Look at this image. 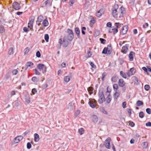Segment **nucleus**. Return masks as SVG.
<instances>
[{
  "mask_svg": "<svg viewBox=\"0 0 151 151\" xmlns=\"http://www.w3.org/2000/svg\"><path fill=\"white\" fill-rule=\"evenodd\" d=\"M12 6L16 10H19L20 9V4L17 2H14L13 3Z\"/></svg>",
  "mask_w": 151,
  "mask_h": 151,
  "instance_id": "9b49d317",
  "label": "nucleus"
},
{
  "mask_svg": "<svg viewBox=\"0 0 151 151\" xmlns=\"http://www.w3.org/2000/svg\"><path fill=\"white\" fill-rule=\"evenodd\" d=\"M105 95H107V96H111L110 93V91H109L108 90V87L107 88V91L106 92Z\"/></svg>",
  "mask_w": 151,
  "mask_h": 151,
  "instance_id": "09e8293b",
  "label": "nucleus"
},
{
  "mask_svg": "<svg viewBox=\"0 0 151 151\" xmlns=\"http://www.w3.org/2000/svg\"><path fill=\"white\" fill-rule=\"evenodd\" d=\"M135 54V53L131 51L129 55L128 56L129 58V60L130 61H133V57Z\"/></svg>",
  "mask_w": 151,
  "mask_h": 151,
  "instance_id": "f3484780",
  "label": "nucleus"
},
{
  "mask_svg": "<svg viewBox=\"0 0 151 151\" xmlns=\"http://www.w3.org/2000/svg\"><path fill=\"white\" fill-rule=\"evenodd\" d=\"M80 31L78 27H76V34L78 38L80 37Z\"/></svg>",
  "mask_w": 151,
  "mask_h": 151,
  "instance_id": "e433bc0d",
  "label": "nucleus"
},
{
  "mask_svg": "<svg viewBox=\"0 0 151 151\" xmlns=\"http://www.w3.org/2000/svg\"><path fill=\"white\" fill-rule=\"evenodd\" d=\"M129 124L130 126L132 127H134L135 125V124L133 122L131 121L129 122Z\"/></svg>",
  "mask_w": 151,
  "mask_h": 151,
  "instance_id": "e2e57ef3",
  "label": "nucleus"
},
{
  "mask_svg": "<svg viewBox=\"0 0 151 151\" xmlns=\"http://www.w3.org/2000/svg\"><path fill=\"white\" fill-rule=\"evenodd\" d=\"M90 64L92 68H96V66L93 63L91 62L90 63Z\"/></svg>",
  "mask_w": 151,
  "mask_h": 151,
  "instance_id": "0e129e2a",
  "label": "nucleus"
},
{
  "mask_svg": "<svg viewBox=\"0 0 151 151\" xmlns=\"http://www.w3.org/2000/svg\"><path fill=\"white\" fill-rule=\"evenodd\" d=\"M92 121L94 123H96L98 121V118L96 115H93L92 118Z\"/></svg>",
  "mask_w": 151,
  "mask_h": 151,
  "instance_id": "a211bd4d",
  "label": "nucleus"
},
{
  "mask_svg": "<svg viewBox=\"0 0 151 151\" xmlns=\"http://www.w3.org/2000/svg\"><path fill=\"white\" fill-rule=\"evenodd\" d=\"M121 25H122V24H121L119 23V22L118 23H115V25L116 26L115 28H117V29L119 28H120L121 27Z\"/></svg>",
  "mask_w": 151,
  "mask_h": 151,
  "instance_id": "f704fd0d",
  "label": "nucleus"
},
{
  "mask_svg": "<svg viewBox=\"0 0 151 151\" xmlns=\"http://www.w3.org/2000/svg\"><path fill=\"white\" fill-rule=\"evenodd\" d=\"M37 67L39 70L42 71L43 73H45L47 71V67L43 64L39 63L37 65Z\"/></svg>",
  "mask_w": 151,
  "mask_h": 151,
  "instance_id": "0eeeda50",
  "label": "nucleus"
},
{
  "mask_svg": "<svg viewBox=\"0 0 151 151\" xmlns=\"http://www.w3.org/2000/svg\"><path fill=\"white\" fill-rule=\"evenodd\" d=\"M64 79L65 82L67 83L70 80V77L69 76H65L64 77Z\"/></svg>",
  "mask_w": 151,
  "mask_h": 151,
  "instance_id": "c756f323",
  "label": "nucleus"
},
{
  "mask_svg": "<svg viewBox=\"0 0 151 151\" xmlns=\"http://www.w3.org/2000/svg\"><path fill=\"white\" fill-rule=\"evenodd\" d=\"M101 111L104 114H107L108 112L106 111L104 108H102L101 109Z\"/></svg>",
  "mask_w": 151,
  "mask_h": 151,
  "instance_id": "a18cd8bd",
  "label": "nucleus"
},
{
  "mask_svg": "<svg viewBox=\"0 0 151 151\" xmlns=\"http://www.w3.org/2000/svg\"><path fill=\"white\" fill-rule=\"evenodd\" d=\"M137 105V106H140L143 105V102L140 100H138L136 103Z\"/></svg>",
  "mask_w": 151,
  "mask_h": 151,
  "instance_id": "2f4dec72",
  "label": "nucleus"
},
{
  "mask_svg": "<svg viewBox=\"0 0 151 151\" xmlns=\"http://www.w3.org/2000/svg\"><path fill=\"white\" fill-rule=\"evenodd\" d=\"M42 24L44 27H47L49 24V23L47 19H46L42 21Z\"/></svg>",
  "mask_w": 151,
  "mask_h": 151,
  "instance_id": "aec40b11",
  "label": "nucleus"
},
{
  "mask_svg": "<svg viewBox=\"0 0 151 151\" xmlns=\"http://www.w3.org/2000/svg\"><path fill=\"white\" fill-rule=\"evenodd\" d=\"M144 114L143 112L141 111L139 113V116L140 118H142L144 117Z\"/></svg>",
  "mask_w": 151,
  "mask_h": 151,
  "instance_id": "ea45409f",
  "label": "nucleus"
},
{
  "mask_svg": "<svg viewBox=\"0 0 151 151\" xmlns=\"http://www.w3.org/2000/svg\"><path fill=\"white\" fill-rule=\"evenodd\" d=\"M14 49L13 48L10 47L8 53L9 55H12L14 54Z\"/></svg>",
  "mask_w": 151,
  "mask_h": 151,
  "instance_id": "bb28decb",
  "label": "nucleus"
},
{
  "mask_svg": "<svg viewBox=\"0 0 151 151\" xmlns=\"http://www.w3.org/2000/svg\"><path fill=\"white\" fill-rule=\"evenodd\" d=\"M141 145L143 149H146L147 147L148 143L147 142H143Z\"/></svg>",
  "mask_w": 151,
  "mask_h": 151,
  "instance_id": "5701e85b",
  "label": "nucleus"
},
{
  "mask_svg": "<svg viewBox=\"0 0 151 151\" xmlns=\"http://www.w3.org/2000/svg\"><path fill=\"white\" fill-rule=\"evenodd\" d=\"M65 38V37H64L63 39L62 38H60L59 39L58 42L60 45H58V47L60 48L62 45L64 47H66L68 46L69 41Z\"/></svg>",
  "mask_w": 151,
  "mask_h": 151,
  "instance_id": "f03ea898",
  "label": "nucleus"
},
{
  "mask_svg": "<svg viewBox=\"0 0 151 151\" xmlns=\"http://www.w3.org/2000/svg\"><path fill=\"white\" fill-rule=\"evenodd\" d=\"M104 91V89L102 88L100 89L99 91V96L100 99L98 100V101L100 104H101L103 101H106V99L103 93Z\"/></svg>",
  "mask_w": 151,
  "mask_h": 151,
  "instance_id": "7ed1b4c3",
  "label": "nucleus"
},
{
  "mask_svg": "<svg viewBox=\"0 0 151 151\" xmlns=\"http://www.w3.org/2000/svg\"><path fill=\"white\" fill-rule=\"evenodd\" d=\"M84 130L83 128H81L78 129V132L81 135H82L84 133Z\"/></svg>",
  "mask_w": 151,
  "mask_h": 151,
  "instance_id": "c9c22d12",
  "label": "nucleus"
},
{
  "mask_svg": "<svg viewBox=\"0 0 151 151\" xmlns=\"http://www.w3.org/2000/svg\"><path fill=\"white\" fill-rule=\"evenodd\" d=\"M102 11L101 10H100L98 11L96 13V16L98 17H100L102 14Z\"/></svg>",
  "mask_w": 151,
  "mask_h": 151,
  "instance_id": "72a5a7b5",
  "label": "nucleus"
},
{
  "mask_svg": "<svg viewBox=\"0 0 151 151\" xmlns=\"http://www.w3.org/2000/svg\"><path fill=\"white\" fill-rule=\"evenodd\" d=\"M129 46V45L128 44H126L124 46H123L122 48V52L124 54H126L128 50Z\"/></svg>",
  "mask_w": 151,
  "mask_h": 151,
  "instance_id": "ddd939ff",
  "label": "nucleus"
},
{
  "mask_svg": "<svg viewBox=\"0 0 151 151\" xmlns=\"http://www.w3.org/2000/svg\"><path fill=\"white\" fill-rule=\"evenodd\" d=\"M109 33H112L114 35H115L118 32V29L115 27H111L109 30Z\"/></svg>",
  "mask_w": 151,
  "mask_h": 151,
  "instance_id": "4468645a",
  "label": "nucleus"
},
{
  "mask_svg": "<svg viewBox=\"0 0 151 151\" xmlns=\"http://www.w3.org/2000/svg\"><path fill=\"white\" fill-rule=\"evenodd\" d=\"M18 73V70L17 69H14L12 71V73L13 75H16Z\"/></svg>",
  "mask_w": 151,
  "mask_h": 151,
  "instance_id": "4c0bfd02",
  "label": "nucleus"
},
{
  "mask_svg": "<svg viewBox=\"0 0 151 151\" xmlns=\"http://www.w3.org/2000/svg\"><path fill=\"white\" fill-rule=\"evenodd\" d=\"M146 126L147 127L151 126V122H148L146 123Z\"/></svg>",
  "mask_w": 151,
  "mask_h": 151,
  "instance_id": "69168bd1",
  "label": "nucleus"
},
{
  "mask_svg": "<svg viewBox=\"0 0 151 151\" xmlns=\"http://www.w3.org/2000/svg\"><path fill=\"white\" fill-rule=\"evenodd\" d=\"M34 18L33 17L30 18L29 23L28 24V27L29 29L30 30L33 31V24L34 22Z\"/></svg>",
  "mask_w": 151,
  "mask_h": 151,
  "instance_id": "6e6552de",
  "label": "nucleus"
},
{
  "mask_svg": "<svg viewBox=\"0 0 151 151\" xmlns=\"http://www.w3.org/2000/svg\"><path fill=\"white\" fill-rule=\"evenodd\" d=\"M44 19V17L41 15H40L37 18V20L36 21V24H37L38 22L41 23L43 21Z\"/></svg>",
  "mask_w": 151,
  "mask_h": 151,
  "instance_id": "6ab92c4d",
  "label": "nucleus"
},
{
  "mask_svg": "<svg viewBox=\"0 0 151 151\" xmlns=\"http://www.w3.org/2000/svg\"><path fill=\"white\" fill-rule=\"evenodd\" d=\"M119 85L120 87H123L125 86V83L123 79H119L118 82Z\"/></svg>",
  "mask_w": 151,
  "mask_h": 151,
  "instance_id": "dca6fc26",
  "label": "nucleus"
},
{
  "mask_svg": "<svg viewBox=\"0 0 151 151\" xmlns=\"http://www.w3.org/2000/svg\"><path fill=\"white\" fill-rule=\"evenodd\" d=\"M111 138L110 137H108L106 140L104 142V145L106 148L108 149H110L111 148L110 141Z\"/></svg>",
  "mask_w": 151,
  "mask_h": 151,
  "instance_id": "1a4fd4ad",
  "label": "nucleus"
},
{
  "mask_svg": "<svg viewBox=\"0 0 151 151\" xmlns=\"http://www.w3.org/2000/svg\"><path fill=\"white\" fill-rule=\"evenodd\" d=\"M45 39L47 42H48L49 41V36L48 34H46L45 35Z\"/></svg>",
  "mask_w": 151,
  "mask_h": 151,
  "instance_id": "58836bf2",
  "label": "nucleus"
},
{
  "mask_svg": "<svg viewBox=\"0 0 151 151\" xmlns=\"http://www.w3.org/2000/svg\"><path fill=\"white\" fill-rule=\"evenodd\" d=\"M112 48L111 44L109 45L107 47H105L102 53L104 54H107L110 55L111 53Z\"/></svg>",
  "mask_w": 151,
  "mask_h": 151,
  "instance_id": "39448f33",
  "label": "nucleus"
},
{
  "mask_svg": "<svg viewBox=\"0 0 151 151\" xmlns=\"http://www.w3.org/2000/svg\"><path fill=\"white\" fill-rule=\"evenodd\" d=\"M48 0H47L46 1L43 3V5H45V6H46L47 5H49V6H51L50 3L48 2Z\"/></svg>",
  "mask_w": 151,
  "mask_h": 151,
  "instance_id": "49530a36",
  "label": "nucleus"
},
{
  "mask_svg": "<svg viewBox=\"0 0 151 151\" xmlns=\"http://www.w3.org/2000/svg\"><path fill=\"white\" fill-rule=\"evenodd\" d=\"M13 141L14 142V144H15L19 142L20 141L19 139L18 138V137H17L14 139Z\"/></svg>",
  "mask_w": 151,
  "mask_h": 151,
  "instance_id": "7c9ffc66",
  "label": "nucleus"
},
{
  "mask_svg": "<svg viewBox=\"0 0 151 151\" xmlns=\"http://www.w3.org/2000/svg\"><path fill=\"white\" fill-rule=\"evenodd\" d=\"M145 89L146 91H148L150 88V86L148 85H146L144 86Z\"/></svg>",
  "mask_w": 151,
  "mask_h": 151,
  "instance_id": "3c124183",
  "label": "nucleus"
},
{
  "mask_svg": "<svg viewBox=\"0 0 151 151\" xmlns=\"http://www.w3.org/2000/svg\"><path fill=\"white\" fill-rule=\"evenodd\" d=\"M34 140L35 142H38L39 140V135L37 133L34 134Z\"/></svg>",
  "mask_w": 151,
  "mask_h": 151,
  "instance_id": "393cba45",
  "label": "nucleus"
},
{
  "mask_svg": "<svg viewBox=\"0 0 151 151\" xmlns=\"http://www.w3.org/2000/svg\"><path fill=\"white\" fill-rule=\"evenodd\" d=\"M120 93L116 91L114 94L113 97L114 100H116L120 95Z\"/></svg>",
  "mask_w": 151,
  "mask_h": 151,
  "instance_id": "4be33fe9",
  "label": "nucleus"
},
{
  "mask_svg": "<svg viewBox=\"0 0 151 151\" xmlns=\"http://www.w3.org/2000/svg\"><path fill=\"white\" fill-rule=\"evenodd\" d=\"M32 147V145L29 142H28L27 144V148L28 149H30Z\"/></svg>",
  "mask_w": 151,
  "mask_h": 151,
  "instance_id": "8fccbe9b",
  "label": "nucleus"
},
{
  "mask_svg": "<svg viewBox=\"0 0 151 151\" xmlns=\"http://www.w3.org/2000/svg\"><path fill=\"white\" fill-rule=\"evenodd\" d=\"M25 102L27 104H29L30 102V98L28 94H27L25 96Z\"/></svg>",
  "mask_w": 151,
  "mask_h": 151,
  "instance_id": "412c9836",
  "label": "nucleus"
},
{
  "mask_svg": "<svg viewBox=\"0 0 151 151\" xmlns=\"http://www.w3.org/2000/svg\"><path fill=\"white\" fill-rule=\"evenodd\" d=\"M88 91L90 94H92L93 93V88L92 87H89L88 88Z\"/></svg>",
  "mask_w": 151,
  "mask_h": 151,
  "instance_id": "cd10ccee",
  "label": "nucleus"
},
{
  "mask_svg": "<svg viewBox=\"0 0 151 151\" xmlns=\"http://www.w3.org/2000/svg\"><path fill=\"white\" fill-rule=\"evenodd\" d=\"M106 76V73H104L102 74L101 80L102 81H104L105 77Z\"/></svg>",
  "mask_w": 151,
  "mask_h": 151,
  "instance_id": "052dcab7",
  "label": "nucleus"
},
{
  "mask_svg": "<svg viewBox=\"0 0 151 151\" xmlns=\"http://www.w3.org/2000/svg\"><path fill=\"white\" fill-rule=\"evenodd\" d=\"M41 56V53L40 51H37L36 53V56L37 58H40Z\"/></svg>",
  "mask_w": 151,
  "mask_h": 151,
  "instance_id": "864d4df0",
  "label": "nucleus"
},
{
  "mask_svg": "<svg viewBox=\"0 0 151 151\" xmlns=\"http://www.w3.org/2000/svg\"><path fill=\"white\" fill-rule=\"evenodd\" d=\"M92 55L91 52L90 50H88L87 52V58H90Z\"/></svg>",
  "mask_w": 151,
  "mask_h": 151,
  "instance_id": "6e6d98bb",
  "label": "nucleus"
},
{
  "mask_svg": "<svg viewBox=\"0 0 151 151\" xmlns=\"http://www.w3.org/2000/svg\"><path fill=\"white\" fill-rule=\"evenodd\" d=\"M75 3V0H70L69 2L70 6H71Z\"/></svg>",
  "mask_w": 151,
  "mask_h": 151,
  "instance_id": "13d9d810",
  "label": "nucleus"
},
{
  "mask_svg": "<svg viewBox=\"0 0 151 151\" xmlns=\"http://www.w3.org/2000/svg\"><path fill=\"white\" fill-rule=\"evenodd\" d=\"M24 55H26L27 54V53L29 51V49L28 47H27L24 50Z\"/></svg>",
  "mask_w": 151,
  "mask_h": 151,
  "instance_id": "c03bdc74",
  "label": "nucleus"
},
{
  "mask_svg": "<svg viewBox=\"0 0 151 151\" xmlns=\"http://www.w3.org/2000/svg\"><path fill=\"white\" fill-rule=\"evenodd\" d=\"M136 69L134 68H130L129 71L127 72V74L128 77H130V76L134 75Z\"/></svg>",
  "mask_w": 151,
  "mask_h": 151,
  "instance_id": "9d476101",
  "label": "nucleus"
},
{
  "mask_svg": "<svg viewBox=\"0 0 151 151\" xmlns=\"http://www.w3.org/2000/svg\"><path fill=\"white\" fill-rule=\"evenodd\" d=\"M106 25L107 27H111V26H112V24L111 22H108L106 24Z\"/></svg>",
  "mask_w": 151,
  "mask_h": 151,
  "instance_id": "bf43d9fd",
  "label": "nucleus"
},
{
  "mask_svg": "<svg viewBox=\"0 0 151 151\" xmlns=\"http://www.w3.org/2000/svg\"><path fill=\"white\" fill-rule=\"evenodd\" d=\"M126 104L127 103L125 101L123 102L122 104V107H123V108H126Z\"/></svg>",
  "mask_w": 151,
  "mask_h": 151,
  "instance_id": "338daca9",
  "label": "nucleus"
},
{
  "mask_svg": "<svg viewBox=\"0 0 151 151\" xmlns=\"http://www.w3.org/2000/svg\"><path fill=\"white\" fill-rule=\"evenodd\" d=\"M118 8L119 5L118 4H114L112 9V15L114 17L121 18L125 13L126 11L123 7L121 6L119 9Z\"/></svg>",
  "mask_w": 151,
  "mask_h": 151,
  "instance_id": "f257e3e1",
  "label": "nucleus"
},
{
  "mask_svg": "<svg viewBox=\"0 0 151 151\" xmlns=\"http://www.w3.org/2000/svg\"><path fill=\"white\" fill-rule=\"evenodd\" d=\"M128 30V26L127 25L124 26L122 28L120 33L122 35H124L127 33Z\"/></svg>",
  "mask_w": 151,
  "mask_h": 151,
  "instance_id": "f8f14e48",
  "label": "nucleus"
},
{
  "mask_svg": "<svg viewBox=\"0 0 151 151\" xmlns=\"http://www.w3.org/2000/svg\"><path fill=\"white\" fill-rule=\"evenodd\" d=\"M5 32V29L4 27L2 25H0V33L3 34Z\"/></svg>",
  "mask_w": 151,
  "mask_h": 151,
  "instance_id": "b1692460",
  "label": "nucleus"
},
{
  "mask_svg": "<svg viewBox=\"0 0 151 151\" xmlns=\"http://www.w3.org/2000/svg\"><path fill=\"white\" fill-rule=\"evenodd\" d=\"M113 88L114 90L116 91L118 88V86L117 84H115L113 86Z\"/></svg>",
  "mask_w": 151,
  "mask_h": 151,
  "instance_id": "79ce46f5",
  "label": "nucleus"
},
{
  "mask_svg": "<svg viewBox=\"0 0 151 151\" xmlns=\"http://www.w3.org/2000/svg\"><path fill=\"white\" fill-rule=\"evenodd\" d=\"M146 112L148 114H151V110L150 109L148 108L146 110Z\"/></svg>",
  "mask_w": 151,
  "mask_h": 151,
  "instance_id": "5fc2aeb1",
  "label": "nucleus"
},
{
  "mask_svg": "<svg viewBox=\"0 0 151 151\" xmlns=\"http://www.w3.org/2000/svg\"><path fill=\"white\" fill-rule=\"evenodd\" d=\"M35 73L37 75H39L40 74V73L36 69L33 70Z\"/></svg>",
  "mask_w": 151,
  "mask_h": 151,
  "instance_id": "37998d69",
  "label": "nucleus"
},
{
  "mask_svg": "<svg viewBox=\"0 0 151 151\" xmlns=\"http://www.w3.org/2000/svg\"><path fill=\"white\" fill-rule=\"evenodd\" d=\"M23 30L24 32H27L29 31L28 28L26 27L23 28Z\"/></svg>",
  "mask_w": 151,
  "mask_h": 151,
  "instance_id": "680f3d73",
  "label": "nucleus"
},
{
  "mask_svg": "<svg viewBox=\"0 0 151 151\" xmlns=\"http://www.w3.org/2000/svg\"><path fill=\"white\" fill-rule=\"evenodd\" d=\"M118 79V77H116V76H114L111 78V81L114 82H116Z\"/></svg>",
  "mask_w": 151,
  "mask_h": 151,
  "instance_id": "473e14b6",
  "label": "nucleus"
},
{
  "mask_svg": "<svg viewBox=\"0 0 151 151\" xmlns=\"http://www.w3.org/2000/svg\"><path fill=\"white\" fill-rule=\"evenodd\" d=\"M90 106L92 108H94L98 106L97 101L94 99H89L88 102Z\"/></svg>",
  "mask_w": 151,
  "mask_h": 151,
  "instance_id": "423d86ee",
  "label": "nucleus"
},
{
  "mask_svg": "<svg viewBox=\"0 0 151 151\" xmlns=\"http://www.w3.org/2000/svg\"><path fill=\"white\" fill-rule=\"evenodd\" d=\"M142 69L144 71L145 73H146V74L147 75H149V73L147 72V68H146L145 67H142Z\"/></svg>",
  "mask_w": 151,
  "mask_h": 151,
  "instance_id": "a19ab883",
  "label": "nucleus"
},
{
  "mask_svg": "<svg viewBox=\"0 0 151 151\" xmlns=\"http://www.w3.org/2000/svg\"><path fill=\"white\" fill-rule=\"evenodd\" d=\"M66 32L67 34V35L65 36L64 37H65V38L69 41H71L74 37V35L72 31L69 29H67Z\"/></svg>",
  "mask_w": 151,
  "mask_h": 151,
  "instance_id": "20e7f679",
  "label": "nucleus"
},
{
  "mask_svg": "<svg viewBox=\"0 0 151 151\" xmlns=\"http://www.w3.org/2000/svg\"><path fill=\"white\" fill-rule=\"evenodd\" d=\"M100 41L101 43L103 44H105L106 42V40L105 39L102 38H100Z\"/></svg>",
  "mask_w": 151,
  "mask_h": 151,
  "instance_id": "603ef678",
  "label": "nucleus"
},
{
  "mask_svg": "<svg viewBox=\"0 0 151 151\" xmlns=\"http://www.w3.org/2000/svg\"><path fill=\"white\" fill-rule=\"evenodd\" d=\"M34 65V64L33 63L31 62H27L26 64H25V70H26L29 67L30 68H32V66Z\"/></svg>",
  "mask_w": 151,
  "mask_h": 151,
  "instance_id": "2eb2a0df",
  "label": "nucleus"
},
{
  "mask_svg": "<svg viewBox=\"0 0 151 151\" xmlns=\"http://www.w3.org/2000/svg\"><path fill=\"white\" fill-rule=\"evenodd\" d=\"M148 26V24L147 23H145L143 25V27L145 28L146 27H147Z\"/></svg>",
  "mask_w": 151,
  "mask_h": 151,
  "instance_id": "774afa93",
  "label": "nucleus"
},
{
  "mask_svg": "<svg viewBox=\"0 0 151 151\" xmlns=\"http://www.w3.org/2000/svg\"><path fill=\"white\" fill-rule=\"evenodd\" d=\"M32 80L34 82H36L37 81V78L35 77H33L32 78Z\"/></svg>",
  "mask_w": 151,
  "mask_h": 151,
  "instance_id": "4d7b16f0",
  "label": "nucleus"
},
{
  "mask_svg": "<svg viewBox=\"0 0 151 151\" xmlns=\"http://www.w3.org/2000/svg\"><path fill=\"white\" fill-rule=\"evenodd\" d=\"M111 96H107L106 99V103L107 104H109L111 100Z\"/></svg>",
  "mask_w": 151,
  "mask_h": 151,
  "instance_id": "a878e982",
  "label": "nucleus"
},
{
  "mask_svg": "<svg viewBox=\"0 0 151 151\" xmlns=\"http://www.w3.org/2000/svg\"><path fill=\"white\" fill-rule=\"evenodd\" d=\"M86 29V27H83L82 28L81 32L83 35H85V32L84 31Z\"/></svg>",
  "mask_w": 151,
  "mask_h": 151,
  "instance_id": "de8ad7c7",
  "label": "nucleus"
},
{
  "mask_svg": "<svg viewBox=\"0 0 151 151\" xmlns=\"http://www.w3.org/2000/svg\"><path fill=\"white\" fill-rule=\"evenodd\" d=\"M120 75L123 78H127V75L126 74L124 73L123 71H121L120 72Z\"/></svg>",
  "mask_w": 151,
  "mask_h": 151,
  "instance_id": "c85d7f7f",
  "label": "nucleus"
}]
</instances>
